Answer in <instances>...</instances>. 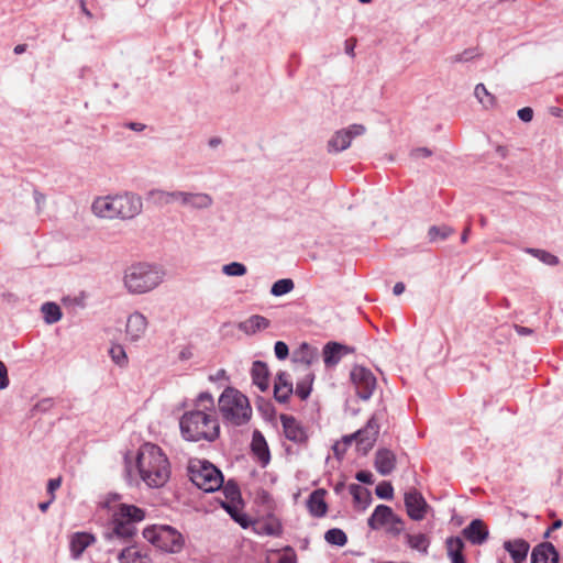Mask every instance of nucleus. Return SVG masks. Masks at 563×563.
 Instances as JSON below:
<instances>
[{
	"instance_id": "nucleus-63",
	"label": "nucleus",
	"mask_w": 563,
	"mask_h": 563,
	"mask_svg": "<svg viewBox=\"0 0 563 563\" xmlns=\"http://www.w3.org/2000/svg\"><path fill=\"white\" fill-rule=\"evenodd\" d=\"M52 503H53V499L48 498V500L37 504V507L42 511H46Z\"/></svg>"
},
{
	"instance_id": "nucleus-31",
	"label": "nucleus",
	"mask_w": 563,
	"mask_h": 563,
	"mask_svg": "<svg viewBox=\"0 0 563 563\" xmlns=\"http://www.w3.org/2000/svg\"><path fill=\"white\" fill-rule=\"evenodd\" d=\"M222 508L230 517L242 528H247L251 523L247 515L243 511L242 501L221 503Z\"/></svg>"
},
{
	"instance_id": "nucleus-50",
	"label": "nucleus",
	"mask_w": 563,
	"mask_h": 563,
	"mask_svg": "<svg viewBox=\"0 0 563 563\" xmlns=\"http://www.w3.org/2000/svg\"><path fill=\"white\" fill-rule=\"evenodd\" d=\"M274 352L278 360H286L289 354V349L285 342L277 341L274 346Z\"/></svg>"
},
{
	"instance_id": "nucleus-43",
	"label": "nucleus",
	"mask_w": 563,
	"mask_h": 563,
	"mask_svg": "<svg viewBox=\"0 0 563 563\" xmlns=\"http://www.w3.org/2000/svg\"><path fill=\"white\" fill-rule=\"evenodd\" d=\"M195 409L207 410L209 412H216L214 400L210 393H200L195 402Z\"/></svg>"
},
{
	"instance_id": "nucleus-38",
	"label": "nucleus",
	"mask_w": 563,
	"mask_h": 563,
	"mask_svg": "<svg viewBox=\"0 0 563 563\" xmlns=\"http://www.w3.org/2000/svg\"><path fill=\"white\" fill-rule=\"evenodd\" d=\"M474 95L478 102L486 109L494 107L496 102L495 97L486 89L484 84H477L475 86Z\"/></svg>"
},
{
	"instance_id": "nucleus-12",
	"label": "nucleus",
	"mask_w": 563,
	"mask_h": 563,
	"mask_svg": "<svg viewBox=\"0 0 563 563\" xmlns=\"http://www.w3.org/2000/svg\"><path fill=\"white\" fill-rule=\"evenodd\" d=\"M405 507L412 520L420 521L426 517L428 504L421 493L410 489L405 494Z\"/></svg>"
},
{
	"instance_id": "nucleus-44",
	"label": "nucleus",
	"mask_w": 563,
	"mask_h": 563,
	"mask_svg": "<svg viewBox=\"0 0 563 563\" xmlns=\"http://www.w3.org/2000/svg\"><path fill=\"white\" fill-rule=\"evenodd\" d=\"M148 199L159 208L168 206V191L163 189H152L147 194Z\"/></svg>"
},
{
	"instance_id": "nucleus-28",
	"label": "nucleus",
	"mask_w": 563,
	"mask_h": 563,
	"mask_svg": "<svg viewBox=\"0 0 563 563\" xmlns=\"http://www.w3.org/2000/svg\"><path fill=\"white\" fill-rule=\"evenodd\" d=\"M446 553L451 563H466L463 554L464 541L460 537H449L445 540Z\"/></svg>"
},
{
	"instance_id": "nucleus-15",
	"label": "nucleus",
	"mask_w": 563,
	"mask_h": 563,
	"mask_svg": "<svg viewBox=\"0 0 563 563\" xmlns=\"http://www.w3.org/2000/svg\"><path fill=\"white\" fill-rule=\"evenodd\" d=\"M146 329H147V319L143 313H141L139 311H134L133 313H131L128 317L126 325H125V333H126V338L131 342H136L141 338H143V335L146 332Z\"/></svg>"
},
{
	"instance_id": "nucleus-59",
	"label": "nucleus",
	"mask_w": 563,
	"mask_h": 563,
	"mask_svg": "<svg viewBox=\"0 0 563 563\" xmlns=\"http://www.w3.org/2000/svg\"><path fill=\"white\" fill-rule=\"evenodd\" d=\"M515 331L517 332L518 335H530L533 333V330L530 329V328H527V327H522V325H519V324H516L515 325Z\"/></svg>"
},
{
	"instance_id": "nucleus-19",
	"label": "nucleus",
	"mask_w": 563,
	"mask_h": 563,
	"mask_svg": "<svg viewBox=\"0 0 563 563\" xmlns=\"http://www.w3.org/2000/svg\"><path fill=\"white\" fill-rule=\"evenodd\" d=\"M531 563H559V552L551 542H542L533 548Z\"/></svg>"
},
{
	"instance_id": "nucleus-27",
	"label": "nucleus",
	"mask_w": 563,
	"mask_h": 563,
	"mask_svg": "<svg viewBox=\"0 0 563 563\" xmlns=\"http://www.w3.org/2000/svg\"><path fill=\"white\" fill-rule=\"evenodd\" d=\"M271 321L267 318L261 314H253L246 320L239 322L238 329L247 335H252L267 329Z\"/></svg>"
},
{
	"instance_id": "nucleus-56",
	"label": "nucleus",
	"mask_w": 563,
	"mask_h": 563,
	"mask_svg": "<svg viewBox=\"0 0 563 563\" xmlns=\"http://www.w3.org/2000/svg\"><path fill=\"white\" fill-rule=\"evenodd\" d=\"M432 152L428 147H418L411 151L410 156L412 158L429 157Z\"/></svg>"
},
{
	"instance_id": "nucleus-10",
	"label": "nucleus",
	"mask_w": 563,
	"mask_h": 563,
	"mask_svg": "<svg viewBox=\"0 0 563 563\" xmlns=\"http://www.w3.org/2000/svg\"><path fill=\"white\" fill-rule=\"evenodd\" d=\"M366 128L363 124H351L347 128L338 130L328 141L329 153H340L350 147L356 136L365 134Z\"/></svg>"
},
{
	"instance_id": "nucleus-64",
	"label": "nucleus",
	"mask_w": 563,
	"mask_h": 563,
	"mask_svg": "<svg viewBox=\"0 0 563 563\" xmlns=\"http://www.w3.org/2000/svg\"><path fill=\"white\" fill-rule=\"evenodd\" d=\"M191 357V352L189 349H184L180 353H179V358L180 360H188Z\"/></svg>"
},
{
	"instance_id": "nucleus-24",
	"label": "nucleus",
	"mask_w": 563,
	"mask_h": 563,
	"mask_svg": "<svg viewBox=\"0 0 563 563\" xmlns=\"http://www.w3.org/2000/svg\"><path fill=\"white\" fill-rule=\"evenodd\" d=\"M352 349L338 342H329L323 347V362L327 366L336 365L343 354L350 353Z\"/></svg>"
},
{
	"instance_id": "nucleus-2",
	"label": "nucleus",
	"mask_w": 563,
	"mask_h": 563,
	"mask_svg": "<svg viewBox=\"0 0 563 563\" xmlns=\"http://www.w3.org/2000/svg\"><path fill=\"white\" fill-rule=\"evenodd\" d=\"M145 518V511L134 505L121 504L113 514L109 526L103 531V539L109 543L130 544L137 533L136 523Z\"/></svg>"
},
{
	"instance_id": "nucleus-61",
	"label": "nucleus",
	"mask_w": 563,
	"mask_h": 563,
	"mask_svg": "<svg viewBox=\"0 0 563 563\" xmlns=\"http://www.w3.org/2000/svg\"><path fill=\"white\" fill-rule=\"evenodd\" d=\"M405 289H406L405 284L401 282H398L394 285L393 292L395 296H399L405 291Z\"/></svg>"
},
{
	"instance_id": "nucleus-49",
	"label": "nucleus",
	"mask_w": 563,
	"mask_h": 563,
	"mask_svg": "<svg viewBox=\"0 0 563 563\" xmlns=\"http://www.w3.org/2000/svg\"><path fill=\"white\" fill-rule=\"evenodd\" d=\"M278 563H297V555L291 547H286L278 559Z\"/></svg>"
},
{
	"instance_id": "nucleus-45",
	"label": "nucleus",
	"mask_w": 563,
	"mask_h": 563,
	"mask_svg": "<svg viewBox=\"0 0 563 563\" xmlns=\"http://www.w3.org/2000/svg\"><path fill=\"white\" fill-rule=\"evenodd\" d=\"M453 233V229L448 225H433L429 229L428 235L431 242L437 240H445Z\"/></svg>"
},
{
	"instance_id": "nucleus-25",
	"label": "nucleus",
	"mask_w": 563,
	"mask_h": 563,
	"mask_svg": "<svg viewBox=\"0 0 563 563\" xmlns=\"http://www.w3.org/2000/svg\"><path fill=\"white\" fill-rule=\"evenodd\" d=\"M504 548L510 554L512 563H525L530 545L527 541L517 539L506 541Z\"/></svg>"
},
{
	"instance_id": "nucleus-17",
	"label": "nucleus",
	"mask_w": 563,
	"mask_h": 563,
	"mask_svg": "<svg viewBox=\"0 0 563 563\" xmlns=\"http://www.w3.org/2000/svg\"><path fill=\"white\" fill-rule=\"evenodd\" d=\"M213 205L212 197L207 192L184 191L181 207L191 210H207Z\"/></svg>"
},
{
	"instance_id": "nucleus-36",
	"label": "nucleus",
	"mask_w": 563,
	"mask_h": 563,
	"mask_svg": "<svg viewBox=\"0 0 563 563\" xmlns=\"http://www.w3.org/2000/svg\"><path fill=\"white\" fill-rule=\"evenodd\" d=\"M406 541L409 548L412 550H417L422 554H428V549L430 547V539L424 533L417 534H406Z\"/></svg>"
},
{
	"instance_id": "nucleus-41",
	"label": "nucleus",
	"mask_w": 563,
	"mask_h": 563,
	"mask_svg": "<svg viewBox=\"0 0 563 563\" xmlns=\"http://www.w3.org/2000/svg\"><path fill=\"white\" fill-rule=\"evenodd\" d=\"M295 287L294 280L290 278H283L275 282L271 288V294L275 297L284 296L290 292Z\"/></svg>"
},
{
	"instance_id": "nucleus-11",
	"label": "nucleus",
	"mask_w": 563,
	"mask_h": 563,
	"mask_svg": "<svg viewBox=\"0 0 563 563\" xmlns=\"http://www.w3.org/2000/svg\"><path fill=\"white\" fill-rule=\"evenodd\" d=\"M351 379L355 385L356 395L363 400H368L376 387L374 374L363 366H355L351 371Z\"/></svg>"
},
{
	"instance_id": "nucleus-23",
	"label": "nucleus",
	"mask_w": 563,
	"mask_h": 563,
	"mask_svg": "<svg viewBox=\"0 0 563 563\" xmlns=\"http://www.w3.org/2000/svg\"><path fill=\"white\" fill-rule=\"evenodd\" d=\"M325 490L319 488L313 490L307 499V508L312 517L321 518L325 516L328 511V505L324 500Z\"/></svg>"
},
{
	"instance_id": "nucleus-26",
	"label": "nucleus",
	"mask_w": 563,
	"mask_h": 563,
	"mask_svg": "<svg viewBox=\"0 0 563 563\" xmlns=\"http://www.w3.org/2000/svg\"><path fill=\"white\" fill-rule=\"evenodd\" d=\"M251 448L262 466H266L271 461V453L264 435L257 430L253 432Z\"/></svg>"
},
{
	"instance_id": "nucleus-30",
	"label": "nucleus",
	"mask_w": 563,
	"mask_h": 563,
	"mask_svg": "<svg viewBox=\"0 0 563 563\" xmlns=\"http://www.w3.org/2000/svg\"><path fill=\"white\" fill-rule=\"evenodd\" d=\"M120 563H152L146 553L135 545L124 547L118 555Z\"/></svg>"
},
{
	"instance_id": "nucleus-5",
	"label": "nucleus",
	"mask_w": 563,
	"mask_h": 563,
	"mask_svg": "<svg viewBox=\"0 0 563 563\" xmlns=\"http://www.w3.org/2000/svg\"><path fill=\"white\" fill-rule=\"evenodd\" d=\"M219 411L224 423L240 427L247 423L252 417L249 398L235 388L227 387L221 394Z\"/></svg>"
},
{
	"instance_id": "nucleus-54",
	"label": "nucleus",
	"mask_w": 563,
	"mask_h": 563,
	"mask_svg": "<svg viewBox=\"0 0 563 563\" xmlns=\"http://www.w3.org/2000/svg\"><path fill=\"white\" fill-rule=\"evenodd\" d=\"M184 190L168 191V205L178 203L181 205Z\"/></svg>"
},
{
	"instance_id": "nucleus-58",
	"label": "nucleus",
	"mask_w": 563,
	"mask_h": 563,
	"mask_svg": "<svg viewBox=\"0 0 563 563\" xmlns=\"http://www.w3.org/2000/svg\"><path fill=\"white\" fill-rule=\"evenodd\" d=\"M356 46V41L354 38H349L345 41V53L351 57H354V48Z\"/></svg>"
},
{
	"instance_id": "nucleus-22",
	"label": "nucleus",
	"mask_w": 563,
	"mask_h": 563,
	"mask_svg": "<svg viewBox=\"0 0 563 563\" xmlns=\"http://www.w3.org/2000/svg\"><path fill=\"white\" fill-rule=\"evenodd\" d=\"M463 536L472 544H483L488 538V529L483 520L474 519L463 529Z\"/></svg>"
},
{
	"instance_id": "nucleus-57",
	"label": "nucleus",
	"mask_w": 563,
	"mask_h": 563,
	"mask_svg": "<svg viewBox=\"0 0 563 563\" xmlns=\"http://www.w3.org/2000/svg\"><path fill=\"white\" fill-rule=\"evenodd\" d=\"M388 532L394 534V536H398L404 530V521L402 519L400 518V522L399 523H389V527H388Z\"/></svg>"
},
{
	"instance_id": "nucleus-33",
	"label": "nucleus",
	"mask_w": 563,
	"mask_h": 563,
	"mask_svg": "<svg viewBox=\"0 0 563 563\" xmlns=\"http://www.w3.org/2000/svg\"><path fill=\"white\" fill-rule=\"evenodd\" d=\"M40 311L42 313L44 322L49 325L57 323L63 317L60 307L53 301L44 302L41 306Z\"/></svg>"
},
{
	"instance_id": "nucleus-3",
	"label": "nucleus",
	"mask_w": 563,
	"mask_h": 563,
	"mask_svg": "<svg viewBox=\"0 0 563 563\" xmlns=\"http://www.w3.org/2000/svg\"><path fill=\"white\" fill-rule=\"evenodd\" d=\"M180 432L185 440L213 442L219 438L220 424L216 412L192 409L186 411L179 421Z\"/></svg>"
},
{
	"instance_id": "nucleus-55",
	"label": "nucleus",
	"mask_w": 563,
	"mask_h": 563,
	"mask_svg": "<svg viewBox=\"0 0 563 563\" xmlns=\"http://www.w3.org/2000/svg\"><path fill=\"white\" fill-rule=\"evenodd\" d=\"M355 478L364 484H373V474L368 471H360L356 473Z\"/></svg>"
},
{
	"instance_id": "nucleus-21",
	"label": "nucleus",
	"mask_w": 563,
	"mask_h": 563,
	"mask_svg": "<svg viewBox=\"0 0 563 563\" xmlns=\"http://www.w3.org/2000/svg\"><path fill=\"white\" fill-rule=\"evenodd\" d=\"M92 212L104 219H117L115 195L98 197L91 206Z\"/></svg>"
},
{
	"instance_id": "nucleus-13",
	"label": "nucleus",
	"mask_w": 563,
	"mask_h": 563,
	"mask_svg": "<svg viewBox=\"0 0 563 563\" xmlns=\"http://www.w3.org/2000/svg\"><path fill=\"white\" fill-rule=\"evenodd\" d=\"M400 517L397 516L389 506L378 505L367 519V525L372 530H379L389 523H399Z\"/></svg>"
},
{
	"instance_id": "nucleus-16",
	"label": "nucleus",
	"mask_w": 563,
	"mask_h": 563,
	"mask_svg": "<svg viewBox=\"0 0 563 563\" xmlns=\"http://www.w3.org/2000/svg\"><path fill=\"white\" fill-rule=\"evenodd\" d=\"M96 542V537L86 531L75 532L69 538L70 555L74 560H78L85 550Z\"/></svg>"
},
{
	"instance_id": "nucleus-35",
	"label": "nucleus",
	"mask_w": 563,
	"mask_h": 563,
	"mask_svg": "<svg viewBox=\"0 0 563 563\" xmlns=\"http://www.w3.org/2000/svg\"><path fill=\"white\" fill-rule=\"evenodd\" d=\"M318 357L317 350L311 347L308 343L303 342L299 349L294 353V360L305 364L307 367Z\"/></svg>"
},
{
	"instance_id": "nucleus-60",
	"label": "nucleus",
	"mask_w": 563,
	"mask_h": 563,
	"mask_svg": "<svg viewBox=\"0 0 563 563\" xmlns=\"http://www.w3.org/2000/svg\"><path fill=\"white\" fill-rule=\"evenodd\" d=\"M52 406L51 399H43L41 401H37V411H46Z\"/></svg>"
},
{
	"instance_id": "nucleus-52",
	"label": "nucleus",
	"mask_w": 563,
	"mask_h": 563,
	"mask_svg": "<svg viewBox=\"0 0 563 563\" xmlns=\"http://www.w3.org/2000/svg\"><path fill=\"white\" fill-rule=\"evenodd\" d=\"M9 386L8 369L5 364L0 361V390L5 389Z\"/></svg>"
},
{
	"instance_id": "nucleus-48",
	"label": "nucleus",
	"mask_w": 563,
	"mask_h": 563,
	"mask_svg": "<svg viewBox=\"0 0 563 563\" xmlns=\"http://www.w3.org/2000/svg\"><path fill=\"white\" fill-rule=\"evenodd\" d=\"M375 494L382 499H391L394 496V487L389 482H382L375 488Z\"/></svg>"
},
{
	"instance_id": "nucleus-42",
	"label": "nucleus",
	"mask_w": 563,
	"mask_h": 563,
	"mask_svg": "<svg viewBox=\"0 0 563 563\" xmlns=\"http://www.w3.org/2000/svg\"><path fill=\"white\" fill-rule=\"evenodd\" d=\"M222 487L227 499L224 503L242 501L241 492L235 482L228 481L225 484L223 483Z\"/></svg>"
},
{
	"instance_id": "nucleus-53",
	"label": "nucleus",
	"mask_w": 563,
	"mask_h": 563,
	"mask_svg": "<svg viewBox=\"0 0 563 563\" xmlns=\"http://www.w3.org/2000/svg\"><path fill=\"white\" fill-rule=\"evenodd\" d=\"M518 118L523 122H530L533 118V110L530 107H525L518 110Z\"/></svg>"
},
{
	"instance_id": "nucleus-9",
	"label": "nucleus",
	"mask_w": 563,
	"mask_h": 563,
	"mask_svg": "<svg viewBox=\"0 0 563 563\" xmlns=\"http://www.w3.org/2000/svg\"><path fill=\"white\" fill-rule=\"evenodd\" d=\"M117 219L132 220L143 211V201L140 195L125 191L115 195Z\"/></svg>"
},
{
	"instance_id": "nucleus-20",
	"label": "nucleus",
	"mask_w": 563,
	"mask_h": 563,
	"mask_svg": "<svg viewBox=\"0 0 563 563\" xmlns=\"http://www.w3.org/2000/svg\"><path fill=\"white\" fill-rule=\"evenodd\" d=\"M294 393V386L290 375L286 372H279L276 376L274 384V397L280 402L285 404L288 401L290 395Z\"/></svg>"
},
{
	"instance_id": "nucleus-4",
	"label": "nucleus",
	"mask_w": 563,
	"mask_h": 563,
	"mask_svg": "<svg viewBox=\"0 0 563 563\" xmlns=\"http://www.w3.org/2000/svg\"><path fill=\"white\" fill-rule=\"evenodd\" d=\"M164 279V272L155 264L135 262L122 272V284L130 295H143L154 290Z\"/></svg>"
},
{
	"instance_id": "nucleus-39",
	"label": "nucleus",
	"mask_w": 563,
	"mask_h": 563,
	"mask_svg": "<svg viewBox=\"0 0 563 563\" xmlns=\"http://www.w3.org/2000/svg\"><path fill=\"white\" fill-rule=\"evenodd\" d=\"M109 355H110L112 362L115 365H118L119 367L123 368V367L128 366L129 358H128L124 347L121 344H113L109 349Z\"/></svg>"
},
{
	"instance_id": "nucleus-46",
	"label": "nucleus",
	"mask_w": 563,
	"mask_h": 563,
	"mask_svg": "<svg viewBox=\"0 0 563 563\" xmlns=\"http://www.w3.org/2000/svg\"><path fill=\"white\" fill-rule=\"evenodd\" d=\"M479 55L481 54L478 53L477 48L470 47V48L464 49L462 53H459V54H455V55L451 56L450 57V62L452 64H455V63H466V62H470V60L474 59L475 57H477Z\"/></svg>"
},
{
	"instance_id": "nucleus-1",
	"label": "nucleus",
	"mask_w": 563,
	"mask_h": 563,
	"mask_svg": "<svg viewBox=\"0 0 563 563\" xmlns=\"http://www.w3.org/2000/svg\"><path fill=\"white\" fill-rule=\"evenodd\" d=\"M136 468L150 488L163 487L170 477V464L164 451L154 443L142 444L136 454Z\"/></svg>"
},
{
	"instance_id": "nucleus-14",
	"label": "nucleus",
	"mask_w": 563,
	"mask_h": 563,
	"mask_svg": "<svg viewBox=\"0 0 563 563\" xmlns=\"http://www.w3.org/2000/svg\"><path fill=\"white\" fill-rule=\"evenodd\" d=\"M280 422L285 437L295 443L301 444L308 440V434L302 424L292 416L282 415Z\"/></svg>"
},
{
	"instance_id": "nucleus-6",
	"label": "nucleus",
	"mask_w": 563,
	"mask_h": 563,
	"mask_svg": "<svg viewBox=\"0 0 563 563\" xmlns=\"http://www.w3.org/2000/svg\"><path fill=\"white\" fill-rule=\"evenodd\" d=\"M144 539L162 552L176 554L185 547L184 536L168 525H153L143 530Z\"/></svg>"
},
{
	"instance_id": "nucleus-34",
	"label": "nucleus",
	"mask_w": 563,
	"mask_h": 563,
	"mask_svg": "<svg viewBox=\"0 0 563 563\" xmlns=\"http://www.w3.org/2000/svg\"><path fill=\"white\" fill-rule=\"evenodd\" d=\"M350 494L356 505L361 506L362 510H365L373 501L371 492L357 484H351L349 486Z\"/></svg>"
},
{
	"instance_id": "nucleus-18",
	"label": "nucleus",
	"mask_w": 563,
	"mask_h": 563,
	"mask_svg": "<svg viewBox=\"0 0 563 563\" xmlns=\"http://www.w3.org/2000/svg\"><path fill=\"white\" fill-rule=\"evenodd\" d=\"M396 461L395 453L384 448L375 453L374 466L382 476H387L396 468Z\"/></svg>"
},
{
	"instance_id": "nucleus-47",
	"label": "nucleus",
	"mask_w": 563,
	"mask_h": 563,
	"mask_svg": "<svg viewBox=\"0 0 563 563\" xmlns=\"http://www.w3.org/2000/svg\"><path fill=\"white\" fill-rule=\"evenodd\" d=\"M222 272L227 276H243L246 274V266L239 262H232L224 265Z\"/></svg>"
},
{
	"instance_id": "nucleus-29",
	"label": "nucleus",
	"mask_w": 563,
	"mask_h": 563,
	"mask_svg": "<svg viewBox=\"0 0 563 563\" xmlns=\"http://www.w3.org/2000/svg\"><path fill=\"white\" fill-rule=\"evenodd\" d=\"M251 375L254 385H256L262 391L267 390L269 386V371L264 362L255 361L252 365Z\"/></svg>"
},
{
	"instance_id": "nucleus-7",
	"label": "nucleus",
	"mask_w": 563,
	"mask_h": 563,
	"mask_svg": "<svg viewBox=\"0 0 563 563\" xmlns=\"http://www.w3.org/2000/svg\"><path fill=\"white\" fill-rule=\"evenodd\" d=\"M188 472L192 484L206 493H213L223 485L221 471L209 461H191L188 466Z\"/></svg>"
},
{
	"instance_id": "nucleus-32",
	"label": "nucleus",
	"mask_w": 563,
	"mask_h": 563,
	"mask_svg": "<svg viewBox=\"0 0 563 563\" xmlns=\"http://www.w3.org/2000/svg\"><path fill=\"white\" fill-rule=\"evenodd\" d=\"M313 380L314 374L307 368L306 373L297 380L294 393L301 400H306L312 391Z\"/></svg>"
},
{
	"instance_id": "nucleus-40",
	"label": "nucleus",
	"mask_w": 563,
	"mask_h": 563,
	"mask_svg": "<svg viewBox=\"0 0 563 563\" xmlns=\"http://www.w3.org/2000/svg\"><path fill=\"white\" fill-rule=\"evenodd\" d=\"M324 540L330 544L343 547L347 542V537L342 529L332 528L324 533Z\"/></svg>"
},
{
	"instance_id": "nucleus-62",
	"label": "nucleus",
	"mask_w": 563,
	"mask_h": 563,
	"mask_svg": "<svg viewBox=\"0 0 563 563\" xmlns=\"http://www.w3.org/2000/svg\"><path fill=\"white\" fill-rule=\"evenodd\" d=\"M128 128L132 131L141 132L145 129V125L143 123H139V122H130V123H128Z\"/></svg>"
},
{
	"instance_id": "nucleus-51",
	"label": "nucleus",
	"mask_w": 563,
	"mask_h": 563,
	"mask_svg": "<svg viewBox=\"0 0 563 563\" xmlns=\"http://www.w3.org/2000/svg\"><path fill=\"white\" fill-rule=\"evenodd\" d=\"M60 484H62V478L60 477H57V478H52L48 481V484H47V494L49 495V498L51 499H55V490H57L59 487H60Z\"/></svg>"
},
{
	"instance_id": "nucleus-37",
	"label": "nucleus",
	"mask_w": 563,
	"mask_h": 563,
	"mask_svg": "<svg viewBox=\"0 0 563 563\" xmlns=\"http://www.w3.org/2000/svg\"><path fill=\"white\" fill-rule=\"evenodd\" d=\"M525 252L532 255L533 257L538 258L540 262L544 263L545 265L555 266L559 264V257L545 250L527 247V249H525Z\"/></svg>"
},
{
	"instance_id": "nucleus-8",
	"label": "nucleus",
	"mask_w": 563,
	"mask_h": 563,
	"mask_svg": "<svg viewBox=\"0 0 563 563\" xmlns=\"http://www.w3.org/2000/svg\"><path fill=\"white\" fill-rule=\"evenodd\" d=\"M384 409L376 410L367 421L366 426L355 433L344 437V442L350 444L353 440H356L358 450L364 454L367 453L376 442L379 433L378 420L384 417Z\"/></svg>"
}]
</instances>
